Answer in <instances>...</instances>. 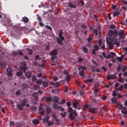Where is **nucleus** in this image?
Instances as JSON below:
<instances>
[{
	"instance_id": "obj_55",
	"label": "nucleus",
	"mask_w": 127,
	"mask_h": 127,
	"mask_svg": "<svg viewBox=\"0 0 127 127\" xmlns=\"http://www.w3.org/2000/svg\"><path fill=\"white\" fill-rule=\"evenodd\" d=\"M58 79V77L56 76H55L53 78V80L54 81H56Z\"/></svg>"
},
{
	"instance_id": "obj_13",
	"label": "nucleus",
	"mask_w": 127,
	"mask_h": 127,
	"mask_svg": "<svg viewBox=\"0 0 127 127\" xmlns=\"http://www.w3.org/2000/svg\"><path fill=\"white\" fill-rule=\"evenodd\" d=\"M121 112L123 114H127V108L126 107H124L122 108Z\"/></svg>"
},
{
	"instance_id": "obj_8",
	"label": "nucleus",
	"mask_w": 127,
	"mask_h": 127,
	"mask_svg": "<svg viewBox=\"0 0 127 127\" xmlns=\"http://www.w3.org/2000/svg\"><path fill=\"white\" fill-rule=\"evenodd\" d=\"M44 111L43 110V108L42 104H40L38 113L42 115H43L44 114Z\"/></svg>"
},
{
	"instance_id": "obj_39",
	"label": "nucleus",
	"mask_w": 127,
	"mask_h": 127,
	"mask_svg": "<svg viewBox=\"0 0 127 127\" xmlns=\"http://www.w3.org/2000/svg\"><path fill=\"white\" fill-rule=\"evenodd\" d=\"M89 107V105L87 104H85L83 106V109H86L88 108Z\"/></svg>"
},
{
	"instance_id": "obj_18",
	"label": "nucleus",
	"mask_w": 127,
	"mask_h": 127,
	"mask_svg": "<svg viewBox=\"0 0 127 127\" xmlns=\"http://www.w3.org/2000/svg\"><path fill=\"white\" fill-rule=\"evenodd\" d=\"M21 69V70H23L24 72H25V71L27 69V68L25 65L24 64H23V66L20 67Z\"/></svg>"
},
{
	"instance_id": "obj_42",
	"label": "nucleus",
	"mask_w": 127,
	"mask_h": 127,
	"mask_svg": "<svg viewBox=\"0 0 127 127\" xmlns=\"http://www.w3.org/2000/svg\"><path fill=\"white\" fill-rule=\"evenodd\" d=\"M39 88V87L37 85H35L34 86V89L35 90H38Z\"/></svg>"
},
{
	"instance_id": "obj_14",
	"label": "nucleus",
	"mask_w": 127,
	"mask_h": 127,
	"mask_svg": "<svg viewBox=\"0 0 127 127\" xmlns=\"http://www.w3.org/2000/svg\"><path fill=\"white\" fill-rule=\"evenodd\" d=\"M124 31L123 30H121L120 31L119 34V37L121 38H123L124 36Z\"/></svg>"
},
{
	"instance_id": "obj_58",
	"label": "nucleus",
	"mask_w": 127,
	"mask_h": 127,
	"mask_svg": "<svg viewBox=\"0 0 127 127\" xmlns=\"http://www.w3.org/2000/svg\"><path fill=\"white\" fill-rule=\"evenodd\" d=\"M99 92V90L97 89H96L94 90V92L95 94H96Z\"/></svg>"
},
{
	"instance_id": "obj_15",
	"label": "nucleus",
	"mask_w": 127,
	"mask_h": 127,
	"mask_svg": "<svg viewBox=\"0 0 127 127\" xmlns=\"http://www.w3.org/2000/svg\"><path fill=\"white\" fill-rule=\"evenodd\" d=\"M52 61L53 62H56L58 60V58L56 56H52L51 57Z\"/></svg>"
},
{
	"instance_id": "obj_43",
	"label": "nucleus",
	"mask_w": 127,
	"mask_h": 127,
	"mask_svg": "<svg viewBox=\"0 0 127 127\" xmlns=\"http://www.w3.org/2000/svg\"><path fill=\"white\" fill-rule=\"evenodd\" d=\"M121 67L120 65H119L118 66V68L116 70L117 71L120 72L121 71Z\"/></svg>"
},
{
	"instance_id": "obj_62",
	"label": "nucleus",
	"mask_w": 127,
	"mask_h": 127,
	"mask_svg": "<svg viewBox=\"0 0 127 127\" xmlns=\"http://www.w3.org/2000/svg\"><path fill=\"white\" fill-rule=\"evenodd\" d=\"M101 98L102 100H105L106 98V96L105 95H103L101 97Z\"/></svg>"
},
{
	"instance_id": "obj_24",
	"label": "nucleus",
	"mask_w": 127,
	"mask_h": 127,
	"mask_svg": "<svg viewBox=\"0 0 127 127\" xmlns=\"http://www.w3.org/2000/svg\"><path fill=\"white\" fill-rule=\"evenodd\" d=\"M48 85V83L47 82L45 81H43V86L45 87H47Z\"/></svg>"
},
{
	"instance_id": "obj_9",
	"label": "nucleus",
	"mask_w": 127,
	"mask_h": 127,
	"mask_svg": "<svg viewBox=\"0 0 127 127\" xmlns=\"http://www.w3.org/2000/svg\"><path fill=\"white\" fill-rule=\"evenodd\" d=\"M89 111L92 113H97L98 111L97 108L95 107L92 108H90L89 109Z\"/></svg>"
},
{
	"instance_id": "obj_11",
	"label": "nucleus",
	"mask_w": 127,
	"mask_h": 127,
	"mask_svg": "<svg viewBox=\"0 0 127 127\" xmlns=\"http://www.w3.org/2000/svg\"><path fill=\"white\" fill-rule=\"evenodd\" d=\"M49 119V117L48 116H47L46 118H45L43 119V121L44 123H48L50 125L53 124L52 122L49 123L48 121V120Z\"/></svg>"
},
{
	"instance_id": "obj_30",
	"label": "nucleus",
	"mask_w": 127,
	"mask_h": 127,
	"mask_svg": "<svg viewBox=\"0 0 127 127\" xmlns=\"http://www.w3.org/2000/svg\"><path fill=\"white\" fill-rule=\"evenodd\" d=\"M117 105V107L120 109H121L122 108V105L120 104L119 103L117 102V103H116Z\"/></svg>"
},
{
	"instance_id": "obj_52",
	"label": "nucleus",
	"mask_w": 127,
	"mask_h": 127,
	"mask_svg": "<svg viewBox=\"0 0 127 127\" xmlns=\"http://www.w3.org/2000/svg\"><path fill=\"white\" fill-rule=\"evenodd\" d=\"M46 112L48 113H49L51 112V110L49 108H47L46 109Z\"/></svg>"
},
{
	"instance_id": "obj_40",
	"label": "nucleus",
	"mask_w": 127,
	"mask_h": 127,
	"mask_svg": "<svg viewBox=\"0 0 127 127\" xmlns=\"http://www.w3.org/2000/svg\"><path fill=\"white\" fill-rule=\"evenodd\" d=\"M42 82V80L41 79L37 80L36 81V82L37 84H41Z\"/></svg>"
},
{
	"instance_id": "obj_59",
	"label": "nucleus",
	"mask_w": 127,
	"mask_h": 127,
	"mask_svg": "<svg viewBox=\"0 0 127 127\" xmlns=\"http://www.w3.org/2000/svg\"><path fill=\"white\" fill-rule=\"evenodd\" d=\"M54 101L55 102H57L58 101L57 97L55 96L54 97Z\"/></svg>"
},
{
	"instance_id": "obj_10",
	"label": "nucleus",
	"mask_w": 127,
	"mask_h": 127,
	"mask_svg": "<svg viewBox=\"0 0 127 127\" xmlns=\"http://www.w3.org/2000/svg\"><path fill=\"white\" fill-rule=\"evenodd\" d=\"M59 85V83L58 82H56L54 83H51L50 86V87L52 88H57L58 87Z\"/></svg>"
},
{
	"instance_id": "obj_12",
	"label": "nucleus",
	"mask_w": 127,
	"mask_h": 127,
	"mask_svg": "<svg viewBox=\"0 0 127 127\" xmlns=\"http://www.w3.org/2000/svg\"><path fill=\"white\" fill-rule=\"evenodd\" d=\"M113 44L116 45L117 46H119L120 44V39L119 38L115 39Z\"/></svg>"
},
{
	"instance_id": "obj_17",
	"label": "nucleus",
	"mask_w": 127,
	"mask_h": 127,
	"mask_svg": "<svg viewBox=\"0 0 127 127\" xmlns=\"http://www.w3.org/2000/svg\"><path fill=\"white\" fill-rule=\"evenodd\" d=\"M57 49H55L54 51L51 52L50 55L52 56H56L55 55H57Z\"/></svg>"
},
{
	"instance_id": "obj_3",
	"label": "nucleus",
	"mask_w": 127,
	"mask_h": 127,
	"mask_svg": "<svg viewBox=\"0 0 127 127\" xmlns=\"http://www.w3.org/2000/svg\"><path fill=\"white\" fill-rule=\"evenodd\" d=\"M62 32L60 31L59 34V38L57 39V42L58 43L61 44H63L62 40H63V38L62 36Z\"/></svg>"
},
{
	"instance_id": "obj_7",
	"label": "nucleus",
	"mask_w": 127,
	"mask_h": 127,
	"mask_svg": "<svg viewBox=\"0 0 127 127\" xmlns=\"http://www.w3.org/2000/svg\"><path fill=\"white\" fill-rule=\"evenodd\" d=\"M73 107L75 108L78 109H80L82 108L81 105L78 102H76L73 103Z\"/></svg>"
},
{
	"instance_id": "obj_44",
	"label": "nucleus",
	"mask_w": 127,
	"mask_h": 127,
	"mask_svg": "<svg viewBox=\"0 0 127 127\" xmlns=\"http://www.w3.org/2000/svg\"><path fill=\"white\" fill-rule=\"evenodd\" d=\"M65 89L64 90V92L65 93H67L68 91V89L67 86H65Z\"/></svg>"
},
{
	"instance_id": "obj_32",
	"label": "nucleus",
	"mask_w": 127,
	"mask_h": 127,
	"mask_svg": "<svg viewBox=\"0 0 127 127\" xmlns=\"http://www.w3.org/2000/svg\"><path fill=\"white\" fill-rule=\"evenodd\" d=\"M93 79V78H91L90 79H88L86 80L85 81V82L86 83H88V82H92Z\"/></svg>"
},
{
	"instance_id": "obj_47",
	"label": "nucleus",
	"mask_w": 127,
	"mask_h": 127,
	"mask_svg": "<svg viewBox=\"0 0 127 127\" xmlns=\"http://www.w3.org/2000/svg\"><path fill=\"white\" fill-rule=\"evenodd\" d=\"M32 80L33 81H35L36 80V76L35 75L32 76Z\"/></svg>"
},
{
	"instance_id": "obj_1",
	"label": "nucleus",
	"mask_w": 127,
	"mask_h": 127,
	"mask_svg": "<svg viewBox=\"0 0 127 127\" xmlns=\"http://www.w3.org/2000/svg\"><path fill=\"white\" fill-rule=\"evenodd\" d=\"M108 34L109 36L116 37L118 35L119 33L116 30H114L113 31L110 30L109 31Z\"/></svg>"
},
{
	"instance_id": "obj_23",
	"label": "nucleus",
	"mask_w": 127,
	"mask_h": 127,
	"mask_svg": "<svg viewBox=\"0 0 127 127\" xmlns=\"http://www.w3.org/2000/svg\"><path fill=\"white\" fill-rule=\"evenodd\" d=\"M25 76L28 78H30L31 77V73L30 72H28L25 74Z\"/></svg>"
},
{
	"instance_id": "obj_46",
	"label": "nucleus",
	"mask_w": 127,
	"mask_h": 127,
	"mask_svg": "<svg viewBox=\"0 0 127 127\" xmlns=\"http://www.w3.org/2000/svg\"><path fill=\"white\" fill-rule=\"evenodd\" d=\"M78 60L79 62H81L83 60V59L81 57H79L78 59Z\"/></svg>"
},
{
	"instance_id": "obj_49",
	"label": "nucleus",
	"mask_w": 127,
	"mask_h": 127,
	"mask_svg": "<svg viewBox=\"0 0 127 127\" xmlns=\"http://www.w3.org/2000/svg\"><path fill=\"white\" fill-rule=\"evenodd\" d=\"M115 27V26L113 24L109 26V28L111 29H114Z\"/></svg>"
},
{
	"instance_id": "obj_19",
	"label": "nucleus",
	"mask_w": 127,
	"mask_h": 127,
	"mask_svg": "<svg viewBox=\"0 0 127 127\" xmlns=\"http://www.w3.org/2000/svg\"><path fill=\"white\" fill-rule=\"evenodd\" d=\"M114 44L113 43H111V42H109V47L110 49H113Z\"/></svg>"
},
{
	"instance_id": "obj_48",
	"label": "nucleus",
	"mask_w": 127,
	"mask_h": 127,
	"mask_svg": "<svg viewBox=\"0 0 127 127\" xmlns=\"http://www.w3.org/2000/svg\"><path fill=\"white\" fill-rule=\"evenodd\" d=\"M107 108V107L105 105H104L103 106L102 109V110H105V111H106V109Z\"/></svg>"
},
{
	"instance_id": "obj_54",
	"label": "nucleus",
	"mask_w": 127,
	"mask_h": 127,
	"mask_svg": "<svg viewBox=\"0 0 127 127\" xmlns=\"http://www.w3.org/2000/svg\"><path fill=\"white\" fill-rule=\"evenodd\" d=\"M122 2L124 4H126L127 5V1L122 0Z\"/></svg>"
},
{
	"instance_id": "obj_57",
	"label": "nucleus",
	"mask_w": 127,
	"mask_h": 127,
	"mask_svg": "<svg viewBox=\"0 0 127 127\" xmlns=\"http://www.w3.org/2000/svg\"><path fill=\"white\" fill-rule=\"evenodd\" d=\"M45 27L46 28H47V29H48L49 30H52L51 28L49 26H45Z\"/></svg>"
},
{
	"instance_id": "obj_64",
	"label": "nucleus",
	"mask_w": 127,
	"mask_h": 127,
	"mask_svg": "<svg viewBox=\"0 0 127 127\" xmlns=\"http://www.w3.org/2000/svg\"><path fill=\"white\" fill-rule=\"evenodd\" d=\"M95 50L94 49H92V54H93L95 55L96 54L95 52Z\"/></svg>"
},
{
	"instance_id": "obj_51",
	"label": "nucleus",
	"mask_w": 127,
	"mask_h": 127,
	"mask_svg": "<svg viewBox=\"0 0 127 127\" xmlns=\"http://www.w3.org/2000/svg\"><path fill=\"white\" fill-rule=\"evenodd\" d=\"M113 96H115L117 95V93L115 92L114 91H113Z\"/></svg>"
},
{
	"instance_id": "obj_6",
	"label": "nucleus",
	"mask_w": 127,
	"mask_h": 127,
	"mask_svg": "<svg viewBox=\"0 0 127 127\" xmlns=\"http://www.w3.org/2000/svg\"><path fill=\"white\" fill-rule=\"evenodd\" d=\"M28 102V101L26 99H24L22 101L21 105V106L17 104V107L20 109L22 110V106H24L26 103Z\"/></svg>"
},
{
	"instance_id": "obj_31",
	"label": "nucleus",
	"mask_w": 127,
	"mask_h": 127,
	"mask_svg": "<svg viewBox=\"0 0 127 127\" xmlns=\"http://www.w3.org/2000/svg\"><path fill=\"white\" fill-rule=\"evenodd\" d=\"M93 38L89 36L88 38L87 39V41H88L89 43H91V41L92 40Z\"/></svg>"
},
{
	"instance_id": "obj_63",
	"label": "nucleus",
	"mask_w": 127,
	"mask_h": 127,
	"mask_svg": "<svg viewBox=\"0 0 127 127\" xmlns=\"http://www.w3.org/2000/svg\"><path fill=\"white\" fill-rule=\"evenodd\" d=\"M112 7L113 9H114L116 7V6L114 5H113L112 6Z\"/></svg>"
},
{
	"instance_id": "obj_38",
	"label": "nucleus",
	"mask_w": 127,
	"mask_h": 127,
	"mask_svg": "<svg viewBox=\"0 0 127 127\" xmlns=\"http://www.w3.org/2000/svg\"><path fill=\"white\" fill-rule=\"evenodd\" d=\"M127 69V66L125 65H124L123 66L122 71L123 72L125 71Z\"/></svg>"
},
{
	"instance_id": "obj_33",
	"label": "nucleus",
	"mask_w": 127,
	"mask_h": 127,
	"mask_svg": "<svg viewBox=\"0 0 127 127\" xmlns=\"http://www.w3.org/2000/svg\"><path fill=\"white\" fill-rule=\"evenodd\" d=\"M94 48L95 49L96 51H97L98 50L99 48V47L98 45H95L94 46Z\"/></svg>"
},
{
	"instance_id": "obj_45",
	"label": "nucleus",
	"mask_w": 127,
	"mask_h": 127,
	"mask_svg": "<svg viewBox=\"0 0 127 127\" xmlns=\"http://www.w3.org/2000/svg\"><path fill=\"white\" fill-rule=\"evenodd\" d=\"M27 86V85L26 84H25L24 85H22L21 86V88L22 89V90H24L25 88Z\"/></svg>"
},
{
	"instance_id": "obj_50",
	"label": "nucleus",
	"mask_w": 127,
	"mask_h": 127,
	"mask_svg": "<svg viewBox=\"0 0 127 127\" xmlns=\"http://www.w3.org/2000/svg\"><path fill=\"white\" fill-rule=\"evenodd\" d=\"M51 98L50 97H48L46 99V100L47 102H48L51 100Z\"/></svg>"
},
{
	"instance_id": "obj_20",
	"label": "nucleus",
	"mask_w": 127,
	"mask_h": 127,
	"mask_svg": "<svg viewBox=\"0 0 127 127\" xmlns=\"http://www.w3.org/2000/svg\"><path fill=\"white\" fill-rule=\"evenodd\" d=\"M68 5L70 7L73 8H76V6L73 4L72 3L70 2H69L68 4Z\"/></svg>"
},
{
	"instance_id": "obj_37",
	"label": "nucleus",
	"mask_w": 127,
	"mask_h": 127,
	"mask_svg": "<svg viewBox=\"0 0 127 127\" xmlns=\"http://www.w3.org/2000/svg\"><path fill=\"white\" fill-rule=\"evenodd\" d=\"M53 107L55 109H58V108L59 109L60 108V107L59 106H58L57 105L55 104H54Z\"/></svg>"
},
{
	"instance_id": "obj_5",
	"label": "nucleus",
	"mask_w": 127,
	"mask_h": 127,
	"mask_svg": "<svg viewBox=\"0 0 127 127\" xmlns=\"http://www.w3.org/2000/svg\"><path fill=\"white\" fill-rule=\"evenodd\" d=\"M78 69L79 70H80L79 74V75L83 77L84 76V70L86 69V68L83 66H81L80 67H78Z\"/></svg>"
},
{
	"instance_id": "obj_36",
	"label": "nucleus",
	"mask_w": 127,
	"mask_h": 127,
	"mask_svg": "<svg viewBox=\"0 0 127 127\" xmlns=\"http://www.w3.org/2000/svg\"><path fill=\"white\" fill-rule=\"evenodd\" d=\"M27 50L29 54H31L32 53V50H30L29 48H28L26 49Z\"/></svg>"
},
{
	"instance_id": "obj_53",
	"label": "nucleus",
	"mask_w": 127,
	"mask_h": 127,
	"mask_svg": "<svg viewBox=\"0 0 127 127\" xmlns=\"http://www.w3.org/2000/svg\"><path fill=\"white\" fill-rule=\"evenodd\" d=\"M68 111L69 112H71V111H75L73 110L71 108L69 107L68 108Z\"/></svg>"
},
{
	"instance_id": "obj_2",
	"label": "nucleus",
	"mask_w": 127,
	"mask_h": 127,
	"mask_svg": "<svg viewBox=\"0 0 127 127\" xmlns=\"http://www.w3.org/2000/svg\"><path fill=\"white\" fill-rule=\"evenodd\" d=\"M64 76L67 83H68L70 80L71 78L70 75L68 74V72L64 70Z\"/></svg>"
},
{
	"instance_id": "obj_25",
	"label": "nucleus",
	"mask_w": 127,
	"mask_h": 127,
	"mask_svg": "<svg viewBox=\"0 0 127 127\" xmlns=\"http://www.w3.org/2000/svg\"><path fill=\"white\" fill-rule=\"evenodd\" d=\"M82 49L83 50V51L84 53H87L88 52V50L87 48H86L85 46H83L82 47Z\"/></svg>"
},
{
	"instance_id": "obj_60",
	"label": "nucleus",
	"mask_w": 127,
	"mask_h": 127,
	"mask_svg": "<svg viewBox=\"0 0 127 127\" xmlns=\"http://www.w3.org/2000/svg\"><path fill=\"white\" fill-rule=\"evenodd\" d=\"M37 76L38 77H40L42 75V74L41 73H38L37 74Z\"/></svg>"
},
{
	"instance_id": "obj_56",
	"label": "nucleus",
	"mask_w": 127,
	"mask_h": 127,
	"mask_svg": "<svg viewBox=\"0 0 127 127\" xmlns=\"http://www.w3.org/2000/svg\"><path fill=\"white\" fill-rule=\"evenodd\" d=\"M40 58L39 57V56L38 55H37L36 56L35 58V60H37L38 59L40 60Z\"/></svg>"
},
{
	"instance_id": "obj_27",
	"label": "nucleus",
	"mask_w": 127,
	"mask_h": 127,
	"mask_svg": "<svg viewBox=\"0 0 127 127\" xmlns=\"http://www.w3.org/2000/svg\"><path fill=\"white\" fill-rule=\"evenodd\" d=\"M32 122L34 124H37L39 123V121L37 119H35L32 120Z\"/></svg>"
},
{
	"instance_id": "obj_22",
	"label": "nucleus",
	"mask_w": 127,
	"mask_h": 127,
	"mask_svg": "<svg viewBox=\"0 0 127 127\" xmlns=\"http://www.w3.org/2000/svg\"><path fill=\"white\" fill-rule=\"evenodd\" d=\"M120 14V12L119 11H115L113 13V17H114L116 16H118Z\"/></svg>"
},
{
	"instance_id": "obj_4",
	"label": "nucleus",
	"mask_w": 127,
	"mask_h": 127,
	"mask_svg": "<svg viewBox=\"0 0 127 127\" xmlns=\"http://www.w3.org/2000/svg\"><path fill=\"white\" fill-rule=\"evenodd\" d=\"M77 115L75 111H71L69 114V118L71 120H74Z\"/></svg>"
},
{
	"instance_id": "obj_61",
	"label": "nucleus",
	"mask_w": 127,
	"mask_h": 127,
	"mask_svg": "<svg viewBox=\"0 0 127 127\" xmlns=\"http://www.w3.org/2000/svg\"><path fill=\"white\" fill-rule=\"evenodd\" d=\"M110 54L111 55H112V57H113V56H115L116 55L115 53L114 52H111L110 53Z\"/></svg>"
},
{
	"instance_id": "obj_34",
	"label": "nucleus",
	"mask_w": 127,
	"mask_h": 127,
	"mask_svg": "<svg viewBox=\"0 0 127 127\" xmlns=\"http://www.w3.org/2000/svg\"><path fill=\"white\" fill-rule=\"evenodd\" d=\"M32 95L35 99H37L38 95V94L37 93H34L32 94Z\"/></svg>"
},
{
	"instance_id": "obj_16",
	"label": "nucleus",
	"mask_w": 127,
	"mask_h": 127,
	"mask_svg": "<svg viewBox=\"0 0 127 127\" xmlns=\"http://www.w3.org/2000/svg\"><path fill=\"white\" fill-rule=\"evenodd\" d=\"M6 71L7 72V74L8 76H12V70L10 68H7Z\"/></svg>"
},
{
	"instance_id": "obj_29",
	"label": "nucleus",
	"mask_w": 127,
	"mask_h": 127,
	"mask_svg": "<svg viewBox=\"0 0 127 127\" xmlns=\"http://www.w3.org/2000/svg\"><path fill=\"white\" fill-rule=\"evenodd\" d=\"M110 76L111 77V79H115L116 78V76L114 74H111L110 75Z\"/></svg>"
},
{
	"instance_id": "obj_41",
	"label": "nucleus",
	"mask_w": 127,
	"mask_h": 127,
	"mask_svg": "<svg viewBox=\"0 0 127 127\" xmlns=\"http://www.w3.org/2000/svg\"><path fill=\"white\" fill-rule=\"evenodd\" d=\"M22 74V73L21 72H17L16 73V75L18 76H21Z\"/></svg>"
},
{
	"instance_id": "obj_21",
	"label": "nucleus",
	"mask_w": 127,
	"mask_h": 127,
	"mask_svg": "<svg viewBox=\"0 0 127 127\" xmlns=\"http://www.w3.org/2000/svg\"><path fill=\"white\" fill-rule=\"evenodd\" d=\"M124 57V56L121 55L120 57H117L116 58L120 62H122V60Z\"/></svg>"
},
{
	"instance_id": "obj_28",
	"label": "nucleus",
	"mask_w": 127,
	"mask_h": 127,
	"mask_svg": "<svg viewBox=\"0 0 127 127\" xmlns=\"http://www.w3.org/2000/svg\"><path fill=\"white\" fill-rule=\"evenodd\" d=\"M107 55L108 56L106 57V59H110V58H113V57H112L111 55L110 54H109L108 53H107Z\"/></svg>"
},
{
	"instance_id": "obj_35",
	"label": "nucleus",
	"mask_w": 127,
	"mask_h": 127,
	"mask_svg": "<svg viewBox=\"0 0 127 127\" xmlns=\"http://www.w3.org/2000/svg\"><path fill=\"white\" fill-rule=\"evenodd\" d=\"M23 20L24 22L26 23L28 22L29 21L28 19L26 17H24Z\"/></svg>"
},
{
	"instance_id": "obj_26",
	"label": "nucleus",
	"mask_w": 127,
	"mask_h": 127,
	"mask_svg": "<svg viewBox=\"0 0 127 127\" xmlns=\"http://www.w3.org/2000/svg\"><path fill=\"white\" fill-rule=\"evenodd\" d=\"M117 98L116 97L113 98L112 99V102L115 104H116L117 103Z\"/></svg>"
}]
</instances>
